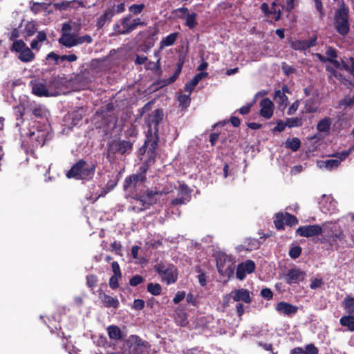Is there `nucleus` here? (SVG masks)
Segmentation results:
<instances>
[{
	"instance_id": "obj_1",
	"label": "nucleus",
	"mask_w": 354,
	"mask_h": 354,
	"mask_svg": "<svg viewBox=\"0 0 354 354\" xmlns=\"http://www.w3.org/2000/svg\"><path fill=\"white\" fill-rule=\"evenodd\" d=\"M96 169V164H88L86 160L80 159L66 172L68 178L77 180H90L93 178Z\"/></svg>"
},
{
	"instance_id": "obj_2",
	"label": "nucleus",
	"mask_w": 354,
	"mask_h": 354,
	"mask_svg": "<svg viewBox=\"0 0 354 354\" xmlns=\"http://www.w3.org/2000/svg\"><path fill=\"white\" fill-rule=\"evenodd\" d=\"M133 149V143L127 140H113L107 145L106 158L112 162L117 155L129 154Z\"/></svg>"
},
{
	"instance_id": "obj_3",
	"label": "nucleus",
	"mask_w": 354,
	"mask_h": 354,
	"mask_svg": "<svg viewBox=\"0 0 354 354\" xmlns=\"http://www.w3.org/2000/svg\"><path fill=\"white\" fill-rule=\"evenodd\" d=\"M349 9L344 3L335 10L334 26L336 31L342 36H346L350 30L348 21Z\"/></svg>"
},
{
	"instance_id": "obj_4",
	"label": "nucleus",
	"mask_w": 354,
	"mask_h": 354,
	"mask_svg": "<svg viewBox=\"0 0 354 354\" xmlns=\"http://www.w3.org/2000/svg\"><path fill=\"white\" fill-rule=\"evenodd\" d=\"M228 296L232 298L234 301L237 302L236 305V314L241 317L244 313V307L243 304L240 303V301L248 304L252 302L250 291L245 288L234 289L230 292Z\"/></svg>"
},
{
	"instance_id": "obj_5",
	"label": "nucleus",
	"mask_w": 354,
	"mask_h": 354,
	"mask_svg": "<svg viewBox=\"0 0 354 354\" xmlns=\"http://www.w3.org/2000/svg\"><path fill=\"white\" fill-rule=\"evenodd\" d=\"M154 270L160 275L162 281L168 285L177 281L178 271L173 265L166 266L163 263H158L154 266Z\"/></svg>"
},
{
	"instance_id": "obj_6",
	"label": "nucleus",
	"mask_w": 354,
	"mask_h": 354,
	"mask_svg": "<svg viewBox=\"0 0 354 354\" xmlns=\"http://www.w3.org/2000/svg\"><path fill=\"white\" fill-rule=\"evenodd\" d=\"M149 165L147 163L142 164L136 174H131L124 179L123 189L127 190L131 187H136L138 183H145L147 180V172Z\"/></svg>"
},
{
	"instance_id": "obj_7",
	"label": "nucleus",
	"mask_w": 354,
	"mask_h": 354,
	"mask_svg": "<svg viewBox=\"0 0 354 354\" xmlns=\"http://www.w3.org/2000/svg\"><path fill=\"white\" fill-rule=\"evenodd\" d=\"M51 96H57L64 93V89L66 87L67 79L63 75H53L48 80H46Z\"/></svg>"
},
{
	"instance_id": "obj_8",
	"label": "nucleus",
	"mask_w": 354,
	"mask_h": 354,
	"mask_svg": "<svg viewBox=\"0 0 354 354\" xmlns=\"http://www.w3.org/2000/svg\"><path fill=\"white\" fill-rule=\"evenodd\" d=\"M167 192L147 189L142 194L139 196V201L142 203L143 209H147L151 205L157 203L160 198L166 194Z\"/></svg>"
},
{
	"instance_id": "obj_9",
	"label": "nucleus",
	"mask_w": 354,
	"mask_h": 354,
	"mask_svg": "<svg viewBox=\"0 0 354 354\" xmlns=\"http://www.w3.org/2000/svg\"><path fill=\"white\" fill-rule=\"evenodd\" d=\"M158 142V131H156V130L152 129V128H149L147 133L146 134V139L144 143L149 147L147 153L148 154H149V158H153V161H154V158L156 154Z\"/></svg>"
},
{
	"instance_id": "obj_10",
	"label": "nucleus",
	"mask_w": 354,
	"mask_h": 354,
	"mask_svg": "<svg viewBox=\"0 0 354 354\" xmlns=\"http://www.w3.org/2000/svg\"><path fill=\"white\" fill-rule=\"evenodd\" d=\"M306 277V272L298 268L289 269L283 275V279L287 284H298L303 281Z\"/></svg>"
},
{
	"instance_id": "obj_11",
	"label": "nucleus",
	"mask_w": 354,
	"mask_h": 354,
	"mask_svg": "<svg viewBox=\"0 0 354 354\" xmlns=\"http://www.w3.org/2000/svg\"><path fill=\"white\" fill-rule=\"evenodd\" d=\"M132 15L129 14L113 25V30L116 35H128L134 30L132 26Z\"/></svg>"
},
{
	"instance_id": "obj_12",
	"label": "nucleus",
	"mask_w": 354,
	"mask_h": 354,
	"mask_svg": "<svg viewBox=\"0 0 354 354\" xmlns=\"http://www.w3.org/2000/svg\"><path fill=\"white\" fill-rule=\"evenodd\" d=\"M158 29L156 27H149L144 31L140 32L139 35L142 38V44L148 50L151 49L157 40Z\"/></svg>"
},
{
	"instance_id": "obj_13",
	"label": "nucleus",
	"mask_w": 354,
	"mask_h": 354,
	"mask_svg": "<svg viewBox=\"0 0 354 354\" xmlns=\"http://www.w3.org/2000/svg\"><path fill=\"white\" fill-rule=\"evenodd\" d=\"M297 234L303 237H312L322 234V227L319 225H308L300 226L296 230Z\"/></svg>"
},
{
	"instance_id": "obj_14",
	"label": "nucleus",
	"mask_w": 354,
	"mask_h": 354,
	"mask_svg": "<svg viewBox=\"0 0 354 354\" xmlns=\"http://www.w3.org/2000/svg\"><path fill=\"white\" fill-rule=\"evenodd\" d=\"M255 270V263L252 260L248 259L245 262L239 263L236 268V278L239 280H243L247 274H251Z\"/></svg>"
},
{
	"instance_id": "obj_15",
	"label": "nucleus",
	"mask_w": 354,
	"mask_h": 354,
	"mask_svg": "<svg viewBox=\"0 0 354 354\" xmlns=\"http://www.w3.org/2000/svg\"><path fill=\"white\" fill-rule=\"evenodd\" d=\"M32 93L38 97H50L49 88L46 82L42 83L38 80H32L30 82Z\"/></svg>"
},
{
	"instance_id": "obj_16",
	"label": "nucleus",
	"mask_w": 354,
	"mask_h": 354,
	"mask_svg": "<svg viewBox=\"0 0 354 354\" xmlns=\"http://www.w3.org/2000/svg\"><path fill=\"white\" fill-rule=\"evenodd\" d=\"M164 118V111L162 109H157L151 112V114L149 115L148 118V127L149 128H151V125H153V130L156 131H159V125L163 120Z\"/></svg>"
},
{
	"instance_id": "obj_17",
	"label": "nucleus",
	"mask_w": 354,
	"mask_h": 354,
	"mask_svg": "<svg viewBox=\"0 0 354 354\" xmlns=\"http://www.w3.org/2000/svg\"><path fill=\"white\" fill-rule=\"evenodd\" d=\"M275 310L283 315L291 316L297 313L298 307L286 301H280L276 304Z\"/></svg>"
},
{
	"instance_id": "obj_18",
	"label": "nucleus",
	"mask_w": 354,
	"mask_h": 354,
	"mask_svg": "<svg viewBox=\"0 0 354 354\" xmlns=\"http://www.w3.org/2000/svg\"><path fill=\"white\" fill-rule=\"evenodd\" d=\"M260 105L261 106L260 115L266 119H270L273 115L272 102L270 99L266 97L261 101Z\"/></svg>"
},
{
	"instance_id": "obj_19",
	"label": "nucleus",
	"mask_w": 354,
	"mask_h": 354,
	"mask_svg": "<svg viewBox=\"0 0 354 354\" xmlns=\"http://www.w3.org/2000/svg\"><path fill=\"white\" fill-rule=\"evenodd\" d=\"M207 75L208 73L207 72H201L197 73L189 82L185 84L184 87L185 91L189 92V93H192L198 82Z\"/></svg>"
},
{
	"instance_id": "obj_20",
	"label": "nucleus",
	"mask_w": 354,
	"mask_h": 354,
	"mask_svg": "<svg viewBox=\"0 0 354 354\" xmlns=\"http://www.w3.org/2000/svg\"><path fill=\"white\" fill-rule=\"evenodd\" d=\"M114 16V11L111 10H109V8L106 9L104 13L100 15L96 21V27L97 29L102 28L106 22H109L111 21L112 18Z\"/></svg>"
},
{
	"instance_id": "obj_21",
	"label": "nucleus",
	"mask_w": 354,
	"mask_h": 354,
	"mask_svg": "<svg viewBox=\"0 0 354 354\" xmlns=\"http://www.w3.org/2000/svg\"><path fill=\"white\" fill-rule=\"evenodd\" d=\"M100 298L103 305L106 308L113 307L116 309L119 307L120 302L117 298L112 297L105 293H103V295L100 296Z\"/></svg>"
},
{
	"instance_id": "obj_22",
	"label": "nucleus",
	"mask_w": 354,
	"mask_h": 354,
	"mask_svg": "<svg viewBox=\"0 0 354 354\" xmlns=\"http://www.w3.org/2000/svg\"><path fill=\"white\" fill-rule=\"evenodd\" d=\"M339 239L338 234H331L330 236H324L321 240L322 243H326L328 245V249H337L339 245L337 240Z\"/></svg>"
},
{
	"instance_id": "obj_23",
	"label": "nucleus",
	"mask_w": 354,
	"mask_h": 354,
	"mask_svg": "<svg viewBox=\"0 0 354 354\" xmlns=\"http://www.w3.org/2000/svg\"><path fill=\"white\" fill-rule=\"evenodd\" d=\"M342 307L347 315H354V297L347 295L342 302Z\"/></svg>"
},
{
	"instance_id": "obj_24",
	"label": "nucleus",
	"mask_w": 354,
	"mask_h": 354,
	"mask_svg": "<svg viewBox=\"0 0 354 354\" xmlns=\"http://www.w3.org/2000/svg\"><path fill=\"white\" fill-rule=\"evenodd\" d=\"M59 44L66 47L71 48L77 46L76 35L71 34L65 37H60L58 39Z\"/></svg>"
},
{
	"instance_id": "obj_25",
	"label": "nucleus",
	"mask_w": 354,
	"mask_h": 354,
	"mask_svg": "<svg viewBox=\"0 0 354 354\" xmlns=\"http://www.w3.org/2000/svg\"><path fill=\"white\" fill-rule=\"evenodd\" d=\"M35 54L30 48L26 46L21 50L18 55V59L23 62L27 63L32 62L35 59Z\"/></svg>"
},
{
	"instance_id": "obj_26",
	"label": "nucleus",
	"mask_w": 354,
	"mask_h": 354,
	"mask_svg": "<svg viewBox=\"0 0 354 354\" xmlns=\"http://www.w3.org/2000/svg\"><path fill=\"white\" fill-rule=\"evenodd\" d=\"M332 124V120L329 117H325L318 122L317 124V129L322 133H328L330 131Z\"/></svg>"
},
{
	"instance_id": "obj_27",
	"label": "nucleus",
	"mask_w": 354,
	"mask_h": 354,
	"mask_svg": "<svg viewBox=\"0 0 354 354\" xmlns=\"http://www.w3.org/2000/svg\"><path fill=\"white\" fill-rule=\"evenodd\" d=\"M339 324L342 326L347 327L348 330L354 331V315H346L342 316L339 319Z\"/></svg>"
},
{
	"instance_id": "obj_28",
	"label": "nucleus",
	"mask_w": 354,
	"mask_h": 354,
	"mask_svg": "<svg viewBox=\"0 0 354 354\" xmlns=\"http://www.w3.org/2000/svg\"><path fill=\"white\" fill-rule=\"evenodd\" d=\"M50 4L45 2H35L30 1V9L34 14H38L42 10H46L48 8Z\"/></svg>"
},
{
	"instance_id": "obj_29",
	"label": "nucleus",
	"mask_w": 354,
	"mask_h": 354,
	"mask_svg": "<svg viewBox=\"0 0 354 354\" xmlns=\"http://www.w3.org/2000/svg\"><path fill=\"white\" fill-rule=\"evenodd\" d=\"M178 32H176L171 33L166 37H164L160 43V48L174 45L178 38Z\"/></svg>"
},
{
	"instance_id": "obj_30",
	"label": "nucleus",
	"mask_w": 354,
	"mask_h": 354,
	"mask_svg": "<svg viewBox=\"0 0 354 354\" xmlns=\"http://www.w3.org/2000/svg\"><path fill=\"white\" fill-rule=\"evenodd\" d=\"M183 64L184 61L181 59H179L176 64V68L175 70L174 75L166 80L165 85L170 84L176 80V79L178 77L182 71Z\"/></svg>"
},
{
	"instance_id": "obj_31",
	"label": "nucleus",
	"mask_w": 354,
	"mask_h": 354,
	"mask_svg": "<svg viewBox=\"0 0 354 354\" xmlns=\"http://www.w3.org/2000/svg\"><path fill=\"white\" fill-rule=\"evenodd\" d=\"M107 332L111 339L118 340L122 339V333L120 328L115 325H111L107 328Z\"/></svg>"
},
{
	"instance_id": "obj_32",
	"label": "nucleus",
	"mask_w": 354,
	"mask_h": 354,
	"mask_svg": "<svg viewBox=\"0 0 354 354\" xmlns=\"http://www.w3.org/2000/svg\"><path fill=\"white\" fill-rule=\"evenodd\" d=\"M340 165V160L338 159H328L325 161H322L319 164V167H325L329 170L336 169Z\"/></svg>"
},
{
	"instance_id": "obj_33",
	"label": "nucleus",
	"mask_w": 354,
	"mask_h": 354,
	"mask_svg": "<svg viewBox=\"0 0 354 354\" xmlns=\"http://www.w3.org/2000/svg\"><path fill=\"white\" fill-rule=\"evenodd\" d=\"M318 106L314 99L310 98L305 102L304 111L306 113H313L317 112Z\"/></svg>"
},
{
	"instance_id": "obj_34",
	"label": "nucleus",
	"mask_w": 354,
	"mask_h": 354,
	"mask_svg": "<svg viewBox=\"0 0 354 354\" xmlns=\"http://www.w3.org/2000/svg\"><path fill=\"white\" fill-rule=\"evenodd\" d=\"M274 226L278 230H284L285 223V213L279 212L275 214V219L274 221Z\"/></svg>"
},
{
	"instance_id": "obj_35",
	"label": "nucleus",
	"mask_w": 354,
	"mask_h": 354,
	"mask_svg": "<svg viewBox=\"0 0 354 354\" xmlns=\"http://www.w3.org/2000/svg\"><path fill=\"white\" fill-rule=\"evenodd\" d=\"M146 69L152 71L158 75H160L162 73L160 59H158L156 62L151 61L149 62L146 65Z\"/></svg>"
},
{
	"instance_id": "obj_36",
	"label": "nucleus",
	"mask_w": 354,
	"mask_h": 354,
	"mask_svg": "<svg viewBox=\"0 0 354 354\" xmlns=\"http://www.w3.org/2000/svg\"><path fill=\"white\" fill-rule=\"evenodd\" d=\"M147 291L154 296H158L161 294L162 286L158 283H149L147 286Z\"/></svg>"
},
{
	"instance_id": "obj_37",
	"label": "nucleus",
	"mask_w": 354,
	"mask_h": 354,
	"mask_svg": "<svg viewBox=\"0 0 354 354\" xmlns=\"http://www.w3.org/2000/svg\"><path fill=\"white\" fill-rule=\"evenodd\" d=\"M301 146V141L298 138L288 139L286 142V147L291 149L292 151H297Z\"/></svg>"
},
{
	"instance_id": "obj_38",
	"label": "nucleus",
	"mask_w": 354,
	"mask_h": 354,
	"mask_svg": "<svg viewBox=\"0 0 354 354\" xmlns=\"http://www.w3.org/2000/svg\"><path fill=\"white\" fill-rule=\"evenodd\" d=\"M197 14L195 12L188 13L185 18L186 19L185 25L189 29H193L197 25Z\"/></svg>"
},
{
	"instance_id": "obj_39",
	"label": "nucleus",
	"mask_w": 354,
	"mask_h": 354,
	"mask_svg": "<svg viewBox=\"0 0 354 354\" xmlns=\"http://www.w3.org/2000/svg\"><path fill=\"white\" fill-rule=\"evenodd\" d=\"M26 43L22 39L15 40L10 47L12 52L20 53L26 47Z\"/></svg>"
},
{
	"instance_id": "obj_40",
	"label": "nucleus",
	"mask_w": 354,
	"mask_h": 354,
	"mask_svg": "<svg viewBox=\"0 0 354 354\" xmlns=\"http://www.w3.org/2000/svg\"><path fill=\"white\" fill-rule=\"evenodd\" d=\"M171 13L175 17L183 19L189 13V9L186 7L178 8L174 9Z\"/></svg>"
},
{
	"instance_id": "obj_41",
	"label": "nucleus",
	"mask_w": 354,
	"mask_h": 354,
	"mask_svg": "<svg viewBox=\"0 0 354 354\" xmlns=\"http://www.w3.org/2000/svg\"><path fill=\"white\" fill-rule=\"evenodd\" d=\"M286 124L289 128L301 127L303 124L302 118L297 117L287 118Z\"/></svg>"
},
{
	"instance_id": "obj_42",
	"label": "nucleus",
	"mask_w": 354,
	"mask_h": 354,
	"mask_svg": "<svg viewBox=\"0 0 354 354\" xmlns=\"http://www.w3.org/2000/svg\"><path fill=\"white\" fill-rule=\"evenodd\" d=\"M298 223H299V221L295 216H294L288 212H285V223H286V225H287L290 227H292V226L297 225Z\"/></svg>"
},
{
	"instance_id": "obj_43",
	"label": "nucleus",
	"mask_w": 354,
	"mask_h": 354,
	"mask_svg": "<svg viewBox=\"0 0 354 354\" xmlns=\"http://www.w3.org/2000/svg\"><path fill=\"white\" fill-rule=\"evenodd\" d=\"M178 100L179 102V104L182 108H187L191 102V98L189 95L181 94L179 95Z\"/></svg>"
},
{
	"instance_id": "obj_44",
	"label": "nucleus",
	"mask_w": 354,
	"mask_h": 354,
	"mask_svg": "<svg viewBox=\"0 0 354 354\" xmlns=\"http://www.w3.org/2000/svg\"><path fill=\"white\" fill-rule=\"evenodd\" d=\"M326 62H330L331 60L337 57V50L333 47L328 46L326 48Z\"/></svg>"
},
{
	"instance_id": "obj_45",
	"label": "nucleus",
	"mask_w": 354,
	"mask_h": 354,
	"mask_svg": "<svg viewBox=\"0 0 354 354\" xmlns=\"http://www.w3.org/2000/svg\"><path fill=\"white\" fill-rule=\"evenodd\" d=\"M290 47L295 50H305V40H295L290 43Z\"/></svg>"
},
{
	"instance_id": "obj_46",
	"label": "nucleus",
	"mask_w": 354,
	"mask_h": 354,
	"mask_svg": "<svg viewBox=\"0 0 354 354\" xmlns=\"http://www.w3.org/2000/svg\"><path fill=\"white\" fill-rule=\"evenodd\" d=\"M145 7L144 3L133 4L129 8V10L131 15H138L143 11Z\"/></svg>"
},
{
	"instance_id": "obj_47",
	"label": "nucleus",
	"mask_w": 354,
	"mask_h": 354,
	"mask_svg": "<svg viewBox=\"0 0 354 354\" xmlns=\"http://www.w3.org/2000/svg\"><path fill=\"white\" fill-rule=\"evenodd\" d=\"M24 30L26 36L31 37L36 33L37 28L35 24L32 23H28L26 25Z\"/></svg>"
},
{
	"instance_id": "obj_48",
	"label": "nucleus",
	"mask_w": 354,
	"mask_h": 354,
	"mask_svg": "<svg viewBox=\"0 0 354 354\" xmlns=\"http://www.w3.org/2000/svg\"><path fill=\"white\" fill-rule=\"evenodd\" d=\"M326 70L330 73V74L335 77L338 80H344V75L338 71L336 68L330 66H326Z\"/></svg>"
},
{
	"instance_id": "obj_49",
	"label": "nucleus",
	"mask_w": 354,
	"mask_h": 354,
	"mask_svg": "<svg viewBox=\"0 0 354 354\" xmlns=\"http://www.w3.org/2000/svg\"><path fill=\"white\" fill-rule=\"evenodd\" d=\"M348 60L350 65L342 60L344 70L348 71L350 74L354 76V57H351Z\"/></svg>"
},
{
	"instance_id": "obj_50",
	"label": "nucleus",
	"mask_w": 354,
	"mask_h": 354,
	"mask_svg": "<svg viewBox=\"0 0 354 354\" xmlns=\"http://www.w3.org/2000/svg\"><path fill=\"white\" fill-rule=\"evenodd\" d=\"M145 281V278L139 274L133 276L129 280V285L132 287L137 286L138 285L143 283Z\"/></svg>"
},
{
	"instance_id": "obj_51",
	"label": "nucleus",
	"mask_w": 354,
	"mask_h": 354,
	"mask_svg": "<svg viewBox=\"0 0 354 354\" xmlns=\"http://www.w3.org/2000/svg\"><path fill=\"white\" fill-rule=\"evenodd\" d=\"M72 2H76V0H73L71 1H62V2L55 3L53 4V6L56 10H65L70 6Z\"/></svg>"
},
{
	"instance_id": "obj_52",
	"label": "nucleus",
	"mask_w": 354,
	"mask_h": 354,
	"mask_svg": "<svg viewBox=\"0 0 354 354\" xmlns=\"http://www.w3.org/2000/svg\"><path fill=\"white\" fill-rule=\"evenodd\" d=\"M122 278V275L117 276L116 274H113L109 279V284L110 288L112 290H115L119 287V279Z\"/></svg>"
},
{
	"instance_id": "obj_53",
	"label": "nucleus",
	"mask_w": 354,
	"mask_h": 354,
	"mask_svg": "<svg viewBox=\"0 0 354 354\" xmlns=\"http://www.w3.org/2000/svg\"><path fill=\"white\" fill-rule=\"evenodd\" d=\"M301 248L299 245L293 246L289 250V256L292 259H295L301 255Z\"/></svg>"
},
{
	"instance_id": "obj_54",
	"label": "nucleus",
	"mask_w": 354,
	"mask_h": 354,
	"mask_svg": "<svg viewBox=\"0 0 354 354\" xmlns=\"http://www.w3.org/2000/svg\"><path fill=\"white\" fill-rule=\"evenodd\" d=\"M98 282L97 277L95 274H89L86 277V284L88 287L93 288Z\"/></svg>"
},
{
	"instance_id": "obj_55",
	"label": "nucleus",
	"mask_w": 354,
	"mask_h": 354,
	"mask_svg": "<svg viewBox=\"0 0 354 354\" xmlns=\"http://www.w3.org/2000/svg\"><path fill=\"white\" fill-rule=\"evenodd\" d=\"M76 42L77 46L84 43L91 44L93 42V38L89 35H85L80 37H77L76 35Z\"/></svg>"
},
{
	"instance_id": "obj_56",
	"label": "nucleus",
	"mask_w": 354,
	"mask_h": 354,
	"mask_svg": "<svg viewBox=\"0 0 354 354\" xmlns=\"http://www.w3.org/2000/svg\"><path fill=\"white\" fill-rule=\"evenodd\" d=\"M274 99L279 100V102L281 104H286L288 101V97L284 94V92H281V90H277L274 93Z\"/></svg>"
},
{
	"instance_id": "obj_57",
	"label": "nucleus",
	"mask_w": 354,
	"mask_h": 354,
	"mask_svg": "<svg viewBox=\"0 0 354 354\" xmlns=\"http://www.w3.org/2000/svg\"><path fill=\"white\" fill-rule=\"evenodd\" d=\"M313 1L315 2V8H316L317 11L319 12V19H322L325 16L322 2L321 0H313Z\"/></svg>"
},
{
	"instance_id": "obj_58",
	"label": "nucleus",
	"mask_w": 354,
	"mask_h": 354,
	"mask_svg": "<svg viewBox=\"0 0 354 354\" xmlns=\"http://www.w3.org/2000/svg\"><path fill=\"white\" fill-rule=\"evenodd\" d=\"M304 353L305 354H318L319 349L313 344H307L305 346Z\"/></svg>"
},
{
	"instance_id": "obj_59",
	"label": "nucleus",
	"mask_w": 354,
	"mask_h": 354,
	"mask_svg": "<svg viewBox=\"0 0 354 354\" xmlns=\"http://www.w3.org/2000/svg\"><path fill=\"white\" fill-rule=\"evenodd\" d=\"M261 296L262 297H263L264 299H267V300H270L272 299L273 297V292L272 291L268 288H263L261 290V293H260Z\"/></svg>"
},
{
	"instance_id": "obj_60",
	"label": "nucleus",
	"mask_w": 354,
	"mask_h": 354,
	"mask_svg": "<svg viewBox=\"0 0 354 354\" xmlns=\"http://www.w3.org/2000/svg\"><path fill=\"white\" fill-rule=\"evenodd\" d=\"M109 10L114 11V15L116 13H122L125 10L124 3H120L118 5H113L111 8H109Z\"/></svg>"
},
{
	"instance_id": "obj_61",
	"label": "nucleus",
	"mask_w": 354,
	"mask_h": 354,
	"mask_svg": "<svg viewBox=\"0 0 354 354\" xmlns=\"http://www.w3.org/2000/svg\"><path fill=\"white\" fill-rule=\"evenodd\" d=\"M324 284L322 279L315 278L312 279L310 283V288L313 290H315L320 288Z\"/></svg>"
},
{
	"instance_id": "obj_62",
	"label": "nucleus",
	"mask_w": 354,
	"mask_h": 354,
	"mask_svg": "<svg viewBox=\"0 0 354 354\" xmlns=\"http://www.w3.org/2000/svg\"><path fill=\"white\" fill-rule=\"evenodd\" d=\"M111 248L113 252L117 254H120L122 251V245L120 241H115L111 244Z\"/></svg>"
},
{
	"instance_id": "obj_63",
	"label": "nucleus",
	"mask_w": 354,
	"mask_h": 354,
	"mask_svg": "<svg viewBox=\"0 0 354 354\" xmlns=\"http://www.w3.org/2000/svg\"><path fill=\"white\" fill-rule=\"evenodd\" d=\"M145 302L143 299H136L133 301V308L140 310L144 308Z\"/></svg>"
},
{
	"instance_id": "obj_64",
	"label": "nucleus",
	"mask_w": 354,
	"mask_h": 354,
	"mask_svg": "<svg viewBox=\"0 0 354 354\" xmlns=\"http://www.w3.org/2000/svg\"><path fill=\"white\" fill-rule=\"evenodd\" d=\"M71 30H72V28L69 24H68V23L64 24L62 26V28L61 37H65L66 35H71Z\"/></svg>"
}]
</instances>
